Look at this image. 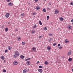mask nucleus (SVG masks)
Returning a JSON list of instances; mask_svg holds the SVG:
<instances>
[{
	"label": "nucleus",
	"mask_w": 73,
	"mask_h": 73,
	"mask_svg": "<svg viewBox=\"0 0 73 73\" xmlns=\"http://www.w3.org/2000/svg\"><path fill=\"white\" fill-rule=\"evenodd\" d=\"M42 38V36H40L39 37V38L40 39L41 38Z\"/></svg>",
	"instance_id": "27"
},
{
	"label": "nucleus",
	"mask_w": 73,
	"mask_h": 73,
	"mask_svg": "<svg viewBox=\"0 0 73 73\" xmlns=\"http://www.w3.org/2000/svg\"><path fill=\"white\" fill-rule=\"evenodd\" d=\"M60 45H61V44H58V46H60Z\"/></svg>",
	"instance_id": "44"
},
{
	"label": "nucleus",
	"mask_w": 73,
	"mask_h": 73,
	"mask_svg": "<svg viewBox=\"0 0 73 73\" xmlns=\"http://www.w3.org/2000/svg\"><path fill=\"white\" fill-rule=\"evenodd\" d=\"M38 72L40 73H42V69H38Z\"/></svg>",
	"instance_id": "7"
},
{
	"label": "nucleus",
	"mask_w": 73,
	"mask_h": 73,
	"mask_svg": "<svg viewBox=\"0 0 73 73\" xmlns=\"http://www.w3.org/2000/svg\"><path fill=\"white\" fill-rule=\"evenodd\" d=\"M68 60L70 62L72 61V58H69L68 59Z\"/></svg>",
	"instance_id": "20"
},
{
	"label": "nucleus",
	"mask_w": 73,
	"mask_h": 73,
	"mask_svg": "<svg viewBox=\"0 0 73 73\" xmlns=\"http://www.w3.org/2000/svg\"><path fill=\"white\" fill-rule=\"evenodd\" d=\"M31 60V58H29L26 59L25 60V61H28V60Z\"/></svg>",
	"instance_id": "23"
},
{
	"label": "nucleus",
	"mask_w": 73,
	"mask_h": 73,
	"mask_svg": "<svg viewBox=\"0 0 73 73\" xmlns=\"http://www.w3.org/2000/svg\"><path fill=\"white\" fill-rule=\"evenodd\" d=\"M71 22H73V19H72L71 20Z\"/></svg>",
	"instance_id": "48"
},
{
	"label": "nucleus",
	"mask_w": 73,
	"mask_h": 73,
	"mask_svg": "<svg viewBox=\"0 0 73 73\" xmlns=\"http://www.w3.org/2000/svg\"><path fill=\"white\" fill-rule=\"evenodd\" d=\"M37 64H38V63H39V61H37Z\"/></svg>",
	"instance_id": "49"
},
{
	"label": "nucleus",
	"mask_w": 73,
	"mask_h": 73,
	"mask_svg": "<svg viewBox=\"0 0 73 73\" xmlns=\"http://www.w3.org/2000/svg\"><path fill=\"white\" fill-rule=\"evenodd\" d=\"M18 40H20V39H21V38H20V37H18Z\"/></svg>",
	"instance_id": "42"
},
{
	"label": "nucleus",
	"mask_w": 73,
	"mask_h": 73,
	"mask_svg": "<svg viewBox=\"0 0 73 73\" xmlns=\"http://www.w3.org/2000/svg\"><path fill=\"white\" fill-rule=\"evenodd\" d=\"M47 49L48 50H50V49H51V48L50 46H48L47 48Z\"/></svg>",
	"instance_id": "8"
},
{
	"label": "nucleus",
	"mask_w": 73,
	"mask_h": 73,
	"mask_svg": "<svg viewBox=\"0 0 73 73\" xmlns=\"http://www.w3.org/2000/svg\"><path fill=\"white\" fill-rule=\"evenodd\" d=\"M8 49L9 50H11V49H12V47H11V46H9L8 47Z\"/></svg>",
	"instance_id": "18"
},
{
	"label": "nucleus",
	"mask_w": 73,
	"mask_h": 73,
	"mask_svg": "<svg viewBox=\"0 0 73 73\" xmlns=\"http://www.w3.org/2000/svg\"><path fill=\"white\" fill-rule=\"evenodd\" d=\"M8 5L9 6H10V7H11L13 5V3H12L10 2L9 3H8Z\"/></svg>",
	"instance_id": "4"
},
{
	"label": "nucleus",
	"mask_w": 73,
	"mask_h": 73,
	"mask_svg": "<svg viewBox=\"0 0 73 73\" xmlns=\"http://www.w3.org/2000/svg\"><path fill=\"white\" fill-rule=\"evenodd\" d=\"M48 10H49V8H48Z\"/></svg>",
	"instance_id": "52"
},
{
	"label": "nucleus",
	"mask_w": 73,
	"mask_h": 73,
	"mask_svg": "<svg viewBox=\"0 0 73 73\" xmlns=\"http://www.w3.org/2000/svg\"><path fill=\"white\" fill-rule=\"evenodd\" d=\"M17 57V56H16V55H14V56L13 57L14 58H16V57Z\"/></svg>",
	"instance_id": "39"
},
{
	"label": "nucleus",
	"mask_w": 73,
	"mask_h": 73,
	"mask_svg": "<svg viewBox=\"0 0 73 73\" xmlns=\"http://www.w3.org/2000/svg\"><path fill=\"white\" fill-rule=\"evenodd\" d=\"M45 1H46V0H44Z\"/></svg>",
	"instance_id": "56"
},
{
	"label": "nucleus",
	"mask_w": 73,
	"mask_h": 73,
	"mask_svg": "<svg viewBox=\"0 0 73 73\" xmlns=\"http://www.w3.org/2000/svg\"><path fill=\"white\" fill-rule=\"evenodd\" d=\"M48 19H49V16L48 15L47 17V19L48 20Z\"/></svg>",
	"instance_id": "32"
},
{
	"label": "nucleus",
	"mask_w": 73,
	"mask_h": 73,
	"mask_svg": "<svg viewBox=\"0 0 73 73\" xmlns=\"http://www.w3.org/2000/svg\"><path fill=\"white\" fill-rule=\"evenodd\" d=\"M60 29V28H59L58 29Z\"/></svg>",
	"instance_id": "54"
},
{
	"label": "nucleus",
	"mask_w": 73,
	"mask_h": 73,
	"mask_svg": "<svg viewBox=\"0 0 73 73\" xmlns=\"http://www.w3.org/2000/svg\"><path fill=\"white\" fill-rule=\"evenodd\" d=\"M36 32V31L35 30H32L31 31V33L32 34H33L34 33H35Z\"/></svg>",
	"instance_id": "16"
},
{
	"label": "nucleus",
	"mask_w": 73,
	"mask_h": 73,
	"mask_svg": "<svg viewBox=\"0 0 73 73\" xmlns=\"http://www.w3.org/2000/svg\"><path fill=\"white\" fill-rule=\"evenodd\" d=\"M21 16H22L23 17H24V16H25V15L23 13V14H22L21 15Z\"/></svg>",
	"instance_id": "25"
},
{
	"label": "nucleus",
	"mask_w": 73,
	"mask_h": 73,
	"mask_svg": "<svg viewBox=\"0 0 73 73\" xmlns=\"http://www.w3.org/2000/svg\"><path fill=\"white\" fill-rule=\"evenodd\" d=\"M57 45V43H54L53 44V46H55V45Z\"/></svg>",
	"instance_id": "36"
},
{
	"label": "nucleus",
	"mask_w": 73,
	"mask_h": 73,
	"mask_svg": "<svg viewBox=\"0 0 73 73\" xmlns=\"http://www.w3.org/2000/svg\"><path fill=\"white\" fill-rule=\"evenodd\" d=\"M22 45H25V42H22Z\"/></svg>",
	"instance_id": "28"
},
{
	"label": "nucleus",
	"mask_w": 73,
	"mask_h": 73,
	"mask_svg": "<svg viewBox=\"0 0 73 73\" xmlns=\"http://www.w3.org/2000/svg\"><path fill=\"white\" fill-rule=\"evenodd\" d=\"M40 9V7L38 6H36V10H39Z\"/></svg>",
	"instance_id": "6"
},
{
	"label": "nucleus",
	"mask_w": 73,
	"mask_h": 73,
	"mask_svg": "<svg viewBox=\"0 0 73 73\" xmlns=\"http://www.w3.org/2000/svg\"><path fill=\"white\" fill-rule=\"evenodd\" d=\"M59 19H60V21H63L64 20V19L62 17H60Z\"/></svg>",
	"instance_id": "22"
},
{
	"label": "nucleus",
	"mask_w": 73,
	"mask_h": 73,
	"mask_svg": "<svg viewBox=\"0 0 73 73\" xmlns=\"http://www.w3.org/2000/svg\"><path fill=\"white\" fill-rule=\"evenodd\" d=\"M70 5H73V2H71L70 3Z\"/></svg>",
	"instance_id": "38"
},
{
	"label": "nucleus",
	"mask_w": 73,
	"mask_h": 73,
	"mask_svg": "<svg viewBox=\"0 0 73 73\" xmlns=\"http://www.w3.org/2000/svg\"><path fill=\"white\" fill-rule=\"evenodd\" d=\"M48 4L49 5H51V3H49Z\"/></svg>",
	"instance_id": "46"
},
{
	"label": "nucleus",
	"mask_w": 73,
	"mask_h": 73,
	"mask_svg": "<svg viewBox=\"0 0 73 73\" xmlns=\"http://www.w3.org/2000/svg\"><path fill=\"white\" fill-rule=\"evenodd\" d=\"M5 16L6 17H7V18H8V17H9V13H6L5 15Z\"/></svg>",
	"instance_id": "5"
},
{
	"label": "nucleus",
	"mask_w": 73,
	"mask_h": 73,
	"mask_svg": "<svg viewBox=\"0 0 73 73\" xmlns=\"http://www.w3.org/2000/svg\"><path fill=\"white\" fill-rule=\"evenodd\" d=\"M55 14H57V13H58V11H55Z\"/></svg>",
	"instance_id": "31"
},
{
	"label": "nucleus",
	"mask_w": 73,
	"mask_h": 73,
	"mask_svg": "<svg viewBox=\"0 0 73 73\" xmlns=\"http://www.w3.org/2000/svg\"><path fill=\"white\" fill-rule=\"evenodd\" d=\"M28 4H30V3H28Z\"/></svg>",
	"instance_id": "53"
},
{
	"label": "nucleus",
	"mask_w": 73,
	"mask_h": 73,
	"mask_svg": "<svg viewBox=\"0 0 73 73\" xmlns=\"http://www.w3.org/2000/svg\"><path fill=\"white\" fill-rule=\"evenodd\" d=\"M44 64L45 65H48V62H47V61H46L44 62Z\"/></svg>",
	"instance_id": "19"
},
{
	"label": "nucleus",
	"mask_w": 73,
	"mask_h": 73,
	"mask_svg": "<svg viewBox=\"0 0 73 73\" xmlns=\"http://www.w3.org/2000/svg\"><path fill=\"white\" fill-rule=\"evenodd\" d=\"M9 23H10V22H8V24H9Z\"/></svg>",
	"instance_id": "50"
},
{
	"label": "nucleus",
	"mask_w": 73,
	"mask_h": 73,
	"mask_svg": "<svg viewBox=\"0 0 73 73\" xmlns=\"http://www.w3.org/2000/svg\"><path fill=\"white\" fill-rule=\"evenodd\" d=\"M68 29H70V26H69L68 27Z\"/></svg>",
	"instance_id": "40"
},
{
	"label": "nucleus",
	"mask_w": 73,
	"mask_h": 73,
	"mask_svg": "<svg viewBox=\"0 0 73 73\" xmlns=\"http://www.w3.org/2000/svg\"><path fill=\"white\" fill-rule=\"evenodd\" d=\"M25 56L23 55H21L20 56L21 58H22V59H23V58H24Z\"/></svg>",
	"instance_id": "10"
},
{
	"label": "nucleus",
	"mask_w": 73,
	"mask_h": 73,
	"mask_svg": "<svg viewBox=\"0 0 73 73\" xmlns=\"http://www.w3.org/2000/svg\"><path fill=\"white\" fill-rule=\"evenodd\" d=\"M32 58H33V57H32Z\"/></svg>",
	"instance_id": "57"
},
{
	"label": "nucleus",
	"mask_w": 73,
	"mask_h": 73,
	"mask_svg": "<svg viewBox=\"0 0 73 73\" xmlns=\"http://www.w3.org/2000/svg\"><path fill=\"white\" fill-rule=\"evenodd\" d=\"M15 54L16 56H19V55H20V54L19 53V52L18 51H15Z\"/></svg>",
	"instance_id": "1"
},
{
	"label": "nucleus",
	"mask_w": 73,
	"mask_h": 73,
	"mask_svg": "<svg viewBox=\"0 0 73 73\" xmlns=\"http://www.w3.org/2000/svg\"><path fill=\"white\" fill-rule=\"evenodd\" d=\"M37 27V25H35L33 27H32V28H36Z\"/></svg>",
	"instance_id": "15"
},
{
	"label": "nucleus",
	"mask_w": 73,
	"mask_h": 73,
	"mask_svg": "<svg viewBox=\"0 0 73 73\" xmlns=\"http://www.w3.org/2000/svg\"><path fill=\"white\" fill-rule=\"evenodd\" d=\"M5 53H7V52H8V50H5Z\"/></svg>",
	"instance_id": "34"
},
{
	"label": "nucleus",
	"mask_w": 73,
	"mask_h": 73,
	"mask_svg": "<svg viewBox=\"0 0 73 73\" xmlns=\"http://www.w3.org/2000/svg\"><path fill=\"white\" fill-rule=\"evenodd\" d=\"M33 15H36V13L35 12H34L33 13Z\"/></svg>",
	"instance_id": "30"
},
{
	"label": "nucleus",
	"mask_w": 73,
	"mask_h": 73,
	"mask_svg": "<svg viewBox=\"0 0 73 73\" xmlns=\"http://www.w3.org/2000/svg\"><path fill=\"white\" fill-rule=\"evenodd\" d=\"M5 61H6L5 60H4V62H5Z\"/></svg>",
	"instance_id": "51"
},
{
	"label": "nucleus",
	"mask_w": 73,
	"mask_h": 73,
	"mask_svg": "<svg viewBox=\"0 0 73 73\" xmlns=\"http://www.w3.org/2000/svg\"><path fill=\"white\" fill-rule=\"evenodd\" d=\"M6 72V70H5V69L3 71V72H4V73H5Z\"/></svg>",
	"instance_id": "33"
},
{
	"label": "nucleus",
	"mask_w": 73,
	"mask_h": 73,
	"mask_svg": "<svg viewBox=\"0 0 73 73\" xmlns=\"http://www.w3.org/2000/svg\"><path fill=\"white\" fill-rule=\"evenodd\" d=\"M36 48H35V47H34L32 48V50L33 51H35V50H36Z\"/></svg>",
	"instance_id": "12"
},
{
	"label": "nucleus",
	"mask_w": 73,
	"mask_h": 73,
	"mask_svg": "<svg viewBox=\"0 0 73 73\" xmlns=\"http://www.w3.org/2000/svg\"><path fill=\"white\" fill-rule=\"evenodd\" d=\"M11 1V0H7V2H9V1Z\"/></svg>",
	"instance_id": "41"
},
{
	"label": "nucleus",
	"mask_w": 73,
	"mask_h": 73,
	"mask_svg": "<svg viewBox=\"0 0 73 73\" xmlns=\"http://www.w3.org/2000/svg\"><path fill=\"white\" fill-rule=\"evenodd\" d=\"M1 59H2V60H4V59H5V58L4 57V56H1Z\"/></svg>",
	"instance_id": "14"
},
{
	"label": "nucleus",
	"mask_w": 73,
	"mask_h": 73,
	"mask_svg": "<svg viewBox=\"0 0 73 73\" xmlns=\"http://www.w3.org/2000/svg\"><path fill=\"white\" fill-rule=\"evenodd\" d=\"M5 32H7L8 31V28H7V27H6L5 28Z\"/></svg>",
	"instance_id": "13"
},
{
	"label": "nucleus",
	"mask_w": 73,
	"mask_h": 73,
	"mask_svg": "<svg viewBox=\"0 0 73 73\" xmlns=\"http://www.w3.org/2000/svg\"><path fill=\"white\" fill-rule=\"evenodd\" d=\"M62 48V46H60V47H59V49H61V48Z\"/></svg>",
	"instance_id": "29"
},
{
	"label": "nucleus",
	"mask_w": 73,
	"mask_h": 73,
	"mask_svg": "<svg viewBox=\"0 0 73 73\" xmlns=\"http://www.w3.org/2000/svg\"><path fill=\"white\" fill-rule=\"evenodd\" d=\"M49 35H50V36H52V34H49Z\"/></svg>",
	"instance_id": "47"
},
{
	"label": "nucleus",
	"mask_w": 73,
	"mask_h": 73,
	"mask_svg": "<svg viewBox=\"0 0 73 73\" xmlns=\"http://www.w3.org/2000/svg\"><path fill=\"white\" fill-rule=\"evenodd\" d=\"M64 42L66 43H68L69 42V40L67 39H66Z\"/></svg>",
	"instance_id": "11"
},
{
	"label": "nucleus",
	"mask_w": 73,
	"mask_h": 73,
	"mask_svg": "<svg viewBox=\"0 0 73 73\" xmlns=\"http://www.w3.org/2000/svg\"><path fill=\"white\" fill-rule=\"evenodd\" d=\"M13 64L14 65H16L18 64V63L17 61H15L13 62Z\"/></svg>",
	"instance_id": "2"
},
{
	"label": "nucleus",
	"mask_w": 73,
	"mask_h": 73,
	"mask_svg": "<svg viewBox=\"0 0 73 73\" xmlns=\"http://www.w3.org/2000/svg\"><path fill=\"white\" fill-rule=\"evenodd\" d=\"M72 25H73V23H72Z\"/></svg>",
	"instance_id": "55"
},
{
	"label": "nucleus",
	"mask_w": 73,
	"mask_h": 73,
	"mask_svg": "<svg viewBox=\"0 0 73 73\" xmlns=\"http://www.w3.org/2000/svg\"><path fill=\"white\" fill-rule=\"evenodd\" d=\"M35 2H37L38 1V0H35Z\"/></svg>",
	"instance_id": "45"
},
{
	"label": "nucleus",
	"mask_w": 73,
	"mask_h": 73,
	"mask_svg": "<svg viewBox=\"0 0 73 73\" xmlns=\"http://www.w3.org/2000/svg\"><path fill=\"white\" fill-rule=\"evenodd\" d=\"M42 11L43 12H45L46 11V9H43Z\"/></svg>",
	"instance_id": "24"
},
{
	"label": "nucleus",
	"mask_w": 73,
	"mask_h": 73,
	"mask_svg": "<svg viewBox=\"0 0 73 73\" xmlns=\"http://www.w3.org/2000/svg\"><path fill=\"white\" fill-rule=\"evenodd\" d=\"M39 68H42V66H39Z\"/></svg>",
	"instance_id": "37"
},
{
	"label": "nucleus",
	"mask_w": 73,
	"mask_h": 73,
	"mask_svg": "<svg viewBox=\"0 0 73 73\" xmlns=\"http://www.w3.org/2000/svg\"><path fill=\"white\" fill-rule=\"evenodd\" d=\"M44 29L45 31H46V30L48 29V28H47L46 27H45L44 28Z\"/></svg>",
	"instance_id": "35"
},
{
	"label": "nucleus",
	"mask_w": 73,
	"mask_h": 73,
	"mask_svg": "<svg viewBox=\"0 0 73 73\" xmlns=\"http://www.w3.org/2000/svg\"><path fill=\"white\" fill-rule=\"evenodd\" d=\"M15 32H17V31H18V30L17 29H15Z\"/></svg>",
	"instance_id": "43"
},
{
	"label": "nucleus",
	"mask_w": 73,
	"mask_h": 73,
	"mask_svg": "<svg viewBox=\"0 0 73 73\" xmlns=\"http://www.w3.org/2000/svg\"><path fill=\"white\" fill-rule=\"evenodd\" d=\"M53 40V39L52 38H50L49 39H48V41L49 42H51V41Z\"/></svg>",
	"instance_id": "17"
},
{
	"label": "nucleus",
	"mask_w": 73,
	"mask_h": 73,
	"mask_svg": "<svg viewBox=\"0 0 73 73\" xmlns=\"http://www.w3.org/2000/svg\"><path fill=\"white\" fill-rule=\"evenodd\" d=\"M71 51H69L68 53V55H70L71 54Z\"/></svg>",
	"instance_id": "21"
},
{
	"label": "nucleus",
	"mask_w": 73,
	"mask_h": 73,
	"mask_svg": "<svg viewBox=\"0 0 73 73\" xmlns=\"http://www.w3.org/2000/svg\"><path fill=\"white\" fill-rule=\"evenodd\" d=\"M39 24L40 25H42V23L41 22V21H39Z\"/></svg>",
	"instance_id": "26"
},
{
	"label": "nucleus",
	"mask_w": 73,
	"mask_h": 73,
	"mask_svg": "<svg viewBox=\"0 0 73 73\" xmlns=\"http://www.w3.org/2000/svg\"><path fill=\"white\" fill-rule=\"evenodd\" d=\"M26 64L28 65H29L31 64V62L29 60L27 61L26 62Z\"/></svg>",
	"instance_id": "3"
},
{
	"label": "nucleus",
	"mask_w": 73,
	"mask_h": 73,
	"mask_svg": "<svg viewBox=\"0 0 73 73\" xmlns=\"http://www.w3.org/2000/svg\"><path fill=\"white\" fill-rule=\"evenodd\" d=\"M27 71L26 69H25L23 70V72L24 73H26L27 72Z\"/></svg>",
	"instance_id": "9"
}]
</instances>
